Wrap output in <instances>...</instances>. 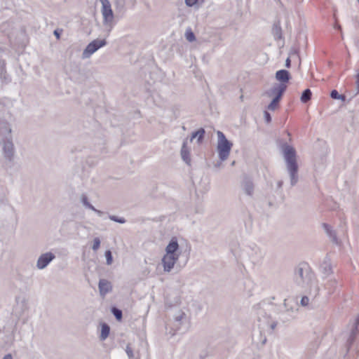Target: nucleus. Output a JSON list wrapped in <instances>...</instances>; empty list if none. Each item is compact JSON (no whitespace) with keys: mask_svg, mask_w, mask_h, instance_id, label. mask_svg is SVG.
Instances as JSON below:
<instances>
[{"mask_svg":"<svg viewBox=\"0 0 359 359\" xmlns=\"http://www.w3.org/2000/svg\"><path fill=\"white\" fill-rule=\"evenodd\" d=\"M281 150L289 174L290 185L293 187L299 180L297 153L294 148L287 143L282 144Z\"/></svg>","mask_w":359,"mask_h":359,"instance_id":"nucleus-1","label":"nucleus"},{"mask_svg":"<svg viewBox=\"0 0 359 359\" xmlns=\"http://www.w3.org/2000/svg\"><path fill=\"white\" fill-rule=\"evenodd\" d=\"M315 280V275L306 262L299 263L294 269L293 281L302 288L311 287Z\"/></svg>","mask_w":359,"mask_h":359,"instance_id":"nucleus-2","label":"nucleus"},{"mask_svg":"<svg viewBox=\"0 0 359 359\" xmlns=\"http://www.w3.org/2000/svg\"><path fill=\"white\" fill-rule=\"evenodd\" d=\"M217 135V151L218 153V157L221 161H226L230 154L233 144L227 140L224 134L218 130Z\"/></svg>","mask_w":359,"mask_h":359,"instance_id":"nucleus-3","label":"nucleus"},{"mask_svg":"<svg viewBox=\"0 0 359 359\" xmlns=\"http://www.w3.org/2000/svg\"><path fill=\"white\" fill-rule=\"evenodd\" d=\"M3 156L6 165L9 168H13L15 165V148L12 139L4 141Z\"/></svg>","mask_w":359,"mask_h":359,"instance_id":"nucleus-4","label":"nucleus"},{"mask_svg":"<svg viewBox=\"0 0 359 359\" xmlns=\"http://www.w3.org/2000/svg\"><path fill=\"white\" fill-rule=\"evenodd\" d=\"M102 4V14L103 17V23L105 26L109 27V30L113 27L114 13L109 0H100Z\"/></svg>","mask_w":359,"mask_h":359,"instance_id":"nucleus-5","label":"nucleus"},{"mask_svg":"<svg viewBox=\"0 0 359 359\" xmlns=\"http://www.w3.org/2000/svg\"><path fill=\"white\" fill-rule=\"evenodd\" d=\"M245 252L253 264L259 262L264 256L261 248L255 243L246 246Z\"/></svg>","mask_w":359,"mask_h":359,"instance_id":"nucleus-6","label":"nucleus"},{"mask_svg":"<svg viewBox=\"0 0 359 359\" xmlns=\"http://www.w3.org/2000/svg\"><path fill=\"white\" fill-rule=\"evenodd\" d=\"M257 306L259 307V305H257ZM257 320L259 322L258 327L259 329L264 330L267 327L271 330H273L277 325V322H271L270 316H267L266 312L260 308H259V311L257 312Z\"/></svg>","mask_w":359,"mask_h":359,"instance_id":"nucleus-7","label":"nucleus"},{"mask_svg":"<svg viewBox=\"0 0 359 359\" xmlns=\"http://www.w3.org/2000/svg\"><path fill=\"white\" fill-rule=\"evenodd\" d=\"M107 45V41L105 39L98 40L95 39L89 43L86 48L83 50L82 53V58H89L98 49Z\"/></svg>","mask_w":359,"mask_h":359,"instance_id":"nucleus-8","label":"nucleus"},{"mask_svg":"<svg viewBox=\"0 0 359 359\" xmlns=\"http://www.w3.org/2000/svg\"><path fill=\"white\" fill-rule=\"evenodd\" d=\"M55 258V254L51 252H48L41 254L36 262V267L39 270L44 269L48 264Z\"/></svg>","mask_w":359,"mask_h":359,"instance_id":"nucleus-9","label":"nucleus"},{"mask_svg":"<svg viewBox=\"0 0 359 359\" xmlns=\"http://www.w3.org/2000/svg\"><path fill=\"white\" fill-rule=\"evenodd\" d=\"M179 257L177 255L166 253L162 258V264L164 271L170 272L177 262Z\"/></svg>","mask_w":359,"mask_h":359,"instance_id":"nucleus-10","label":"nucleus"},{"mask_svg":"<svg viewBox=\"0 0 359 359\" xmlns=\"http://www.w3.org/2000/svg\"><path fill=\"white\" fill-rule=\"evenodd\" d=\"M286 89L287 85H284L283 83H275L269 90L266 92V94L269 97L279 96V99H281Z\"/></svg>","mask_w":359,"mask_h":359,"instance_id":"nucleus-11","label":"nucleus"},{"mask_svg":"<svg viewBox=\"0 0 359 359\" xmlns=\"http://www.w3.org/2000/svg\"><path fill=\"white\" fill-rule=\"evenodd\" d=\"M165 252L174 255H177V257H180L182 252L180 250L177 237L173 236L171 238L165 248Z\"/></svg>","mask_w":359,"mask_h":359,"instance_id":"nucleus-12","label":"nucleus"},{"mask_svg":"<svg viewBox=\"0 0 359 359\" xmlns=\"http://www.w3.org/2000/svg\"><path fill=\"white\" fill-rule=\"evenodd\" d=\"M358 326H359V316H358L355 318L354 323H353L349 337L346 341V346L348 350H349V348H351L352 344L354 343L355 337L357 336V334L359 332Z\"/></svg>","mask_w":359,"mask_h":359,"instance_id":"nucleus-13","label":"nucleus"},{"mask_svg":"<svg viewBox=\"0 0 359 359\" xmlns=\"http://www.w3.org/2000/svg\"><path fill=\"white\" fill-rule=\"evenodd\" d=\"M320 271L325 278H329V276L332 274V267L330 258L328 255L325 257L323 262L320 264Z\"/></svg>","mask_w":359,"mask_h":359,"instance_id":"nucleus-14","label":"nucleus"},{"mask_svg":"<svg viewBox=\"0 0 359 359\" xmlns=\"http://www.w3.org/2000/svg\"><path fill=\"white\" fill-rule=\"evenodd\" d=\"M186 313L182 311H179L178 313L176 314L174 317L173 327H172V330H175V331L173 332L171 331L170 332L172 335H175V332L180 329L181 325L186 320Z\"/></svg>","mask_w":359,"mask_h":359,"instance_id":"nucleus-15","label":"nucleus"},{"mask_svg":"<svg viewBox=\"0 0 359 359\" xmlns=\"http://www.w3.org/2000/svg\"><path fill=\"white\" fill-rule=\"evenodd\" d=\"M98 288L100 295L104 297L107 293L111 292L112 285L107 279L102 278L99 280Z\"/></svg>","mask_w":359,"mask_h":359,"instance_id":"nucleus-16","label":"nucleus"},{"mask_svg":"<svg viewBox=\"0 0 359 359\" xmlns=\"http://www.w3.org/2000/svg\"><path fill=\"white\" fill-rule=\"evenodd\" d=\"M11 128L10 124L6 121H1L0 122V137H2V140H7L8 139H11Z\"/></svg>","mask_w":359,"mask_h":359,"instance_id":"nucleus-17","label":"nucleus"},{"mask_svg":"<svg viewBox=\"0 0 359 359\" xmlns=\"http://www.w3.org/2000/svg\"><path fill=\"white\" fill-rule=\"evenodd\" d=\"M276 79L278 81L279 83L287 85L291 79L290 72L286 69H280L276 72Z\"/></svg>","mask_w":359,"mask_h":359,"instance_id":"nucleus-18","label":"nucleus"},{"mask_svg":"<svg viewBox=\"0 0 359 359\" xmlns=\"http://www.w3.org/2000/svg\"><path fill=\"white\" fill-rule=\"evenodd\" d=\"M182 159L187 164H191L190 151L187 147V142L184 140L182 143V146L180 151Z\"/></svg>","mask_w":359,"mask_h":359,"instance_id":"nucleus-19","label":"nucleus"},{"mask_svg":"<svg viewBox=\"0 0 359 359\" xmlns=\"http://www.w3.org/2000/svg\"><path fill=\"white\" fill-rule=\"evenodd\" d=\"M135 222H142V223H149V222H161V223H168L170 222V219L165 216H159L153 218H142L141 219H138Z\"/></svg>","mask_w":359,"mask_h":359,"instance_id":"nucleus-20","label":"nucleus"},{"mask_svg":"<svg viewBox=\"0 0 359 359\" xmlns=\"http://www.w3.org/2000/svg\"><path fill=\"white\" fill-rule=\"evenodd\" d=\"M334 226H323L325 233L331 239L332 242L336 245L341 243L339 240L335 230L333 229Z\"/></svg>","mask_w":359,"mask_h":359,"instance_id":"nucleus-21","label":"nucleus"},{"mask_svg":"<svg viewBox=\"0 0 359 359\" xmlns=\"http://www.w3.org/2000/svg\"><path fill=\"white\" fill-rule=\"evenodd\" d=\"M100 328L99 338L100 341H104L110 334V326L106 323H101Z\"/></svg>","mask_w":359,"mask_h":359,"instance_id":"nucleus-22","label":"nucleus"},{"mask_svg":"<svg viewBox=\"0 0 359 359\" xmlns=\"http://www.w3.org/2000/svg\"><path fill=\"white\" fill-rule=\"evenodd\" d=\"M325 289L327 290L328 294H333L338 287L337 281L335 278L329 279L325 285Z\"/></svg>","mask_w":359,"mask_h":359,"instance_id":"nucleus-23","label":"nucleus"},{"mask_svg":"<svg viewBox=\"0 0 359 359\" xmlns=\"http://www.w3.org/2000/svg\"><path fill=\"white\" fill-rule=\"evenodd\" d=\"M243 189L248 196H252L254 191V185L251 180L246 179L243 183Z\"/></svg>","mask_w":359,"mask_h":359,"instance_id":"nucleus-24","label":"nucleus"},{"mask_svg":"<svg viewBox=\"0 0 359 359\" xmlns=\"http://www.w3.org/2000/svg\"><path fill=\"white\" fill-rule=\"evenodd\" d=\"M80 203L86 210H95V207L90 203L89 198L86 194H81L79 197Z\"/></svg>","mask_w":359,"mask_h":359,"instance_id":"nucleus-25","label":"nucleus"},{"mask_svg":"<svg viewBox=\"0 0 359 359\" xmlns=\"http://www.w3.org/2000/svg\"><path fill=\"white\" fill-rule=\"evenodd\" d=\"M205 131L203 128H199L198 130L192 133L190 142H192L194 139L197 138L198 142H202L204 138Z\"/></svg>","mask_w":359,"mask_h":359,"instance_id":"nucleus-26","label":"nucleus"},{"mask_svg":"<svg viewBox=\"0 0 359 359\" xmlns=\"http://www.w3.org/2000/svg\"><path fill=\"white\" fill-rule=\"evenodd\" d=\"M295 318V315L290 314L285 311H282L280 313L279 319L283 323H288Z\"/></svg>","mask_w":359,"mask_h":359,"instance_id":"nucleus-27","label":"nucleus"},{"mask_svg":"<svg viewBox=\"0 0 359 359\" xmlns=\"http://www.w3.org/2000/svg\"><path fill=\"white\" fill-rule=\"evenodd\" d=\"M111 313L115 317L116 320L121 322L123 319L122 310L115 306H112L110 309Z\"/></svg>","mask_w":359,"mask_h":359,"instance_id":"nucleus-28","label":"nucleus"},{"mask_svg":"<svg viewBox=\"0 0 359 359\" xmlns=\"http://www.w3.org/2000/svg\"><path fill=\"white\" fill-rule=\"evenodd\" d=\"M312 97V92L309 88L305 89L300 97V100L302 103L305 104L311 100Z\"/></svg>","mask_w":359,"mask_h":359,"instance_id":"nucleus-29","label":"nucleus"},{"mask_svg":"<svg viewBox=\"0 0 359 359\" xmlns=\"http://www.w3.org/2000/svg\"><path fill=\"white\" fill-rule=\"evenodd\" d=\"M283 306H284V309H285L284 311H285L286 312H288L290 314L295 315L297 313V312L298 311L297 305H296L295 307L290 306L287 299L284 300Z\"/></svg>","mask_w":359,"mask_h":359,"instance_id":"nucleus-30","label":"nucleus"},{"mask_svg":"<svg viewBox=\"0 0 359 359\" xmlns=\"http://www.w3.org/2000/svg\"><path fill=\"white\" fill-rule=\"evenodd\" d=\"M14 341V334L13 332L12 333L6 334L4 337V342L1 345L2 347L6 348L11 346Z\"/></svg>","mask_w":359,"mask_h":359,"instance_id":"nucleus-31","label":"nucleus"},{"mask_svg":"<svg viewBox=\"0 0 359 359\" xmlns=\"http://www.w3.org/2000/svg\"><path fill=\"white\" fill-rule=\"evenodd\" d=\"M109 219L116 223L119 224H124L126 222H128V220H126L123 217L120 215H108Z\"/></svg>","mask_w":359,"mask_h":359,"instance_id":"nucleus-32","label":"nucleus"},{"mask_svg":"<svg viewBox=\"0 0 359 359\" xmlns=\"http://www.w3.org/2000/svg\"><path fill=\"white\" fill-rule=\"evenodd\" d=\"M280 100L281 99H279V96L274 97L271 102L267 106V109L271 111H274L276 109L278 108Z\"/></svg>","mask_w":359,"mask_h":359,"instance_id":"nucleus-33","label":"nucleus"},{"mask_svg":"<svg viewBox=\"0 0 359 359\" xmlns=\"http://www.w3.org/2000/svg\"><path fill=\"white\" fill-rule=\"evenodd\" d=\"M330 97L334 100H340L343 102L346 100V96L340 95L337 90H332L330 93Z\"/></svg>","mask_w":359,"mask_h":359,"instance_id":"nucleus-34","label":"nucleus"},{"mask_svg":"<svg viewBox=\"0 0 359 359\" xmlns=\"http://www.w3.org/2000/svg\"><path fill=\"white\" fill-rule=\"evenodd\" d=\"M185 38L189 42L196 41V36L191 28H188L185 32Z\"/></svg>","mask_w":359,"mask_h":359,"instance_id":"nucleus-35","label":"nucleus"},{"mask_svg":"<svg viewBox=\"0 0 359 359\" xmlns=\"http://www.w3.org/2000/svg\"><path fill=\"white\" fill-rule=\"evenodd\" d=\"M0 80L3 82V83H8L11 79L8 76V75L7 74L6 72L4 69H1L0 71Z\"/></svg>","mask_w":359,"mask_h":359,"instance_id":"nucleus-36","label":"nucleus"},{"mask_svg":"<svg viewBox=\"0 0 359 359\" xmlns=\"http://www.w3.org/2000/svg\"><path fill=\"white\" fill-rule=\"evenodd\" d=\"M104 257L106 258V263L107 265H111L113 262V256L111 250H107L104 252Z\"/></svg>","mask_w":359,"mask_h":359,"instance_id":"nucleus-37","label":"nucleus"},{"mask_svg":"<svg viewBox=\"0 0 359 359\" xmlns=\"http://www.w3.org/2000/svg\"><path fill=\"white\" fill-rule=\"evenodd\" d=\"M100 240L98 237H96L93 239V243L92 245V249L93 251H97L100 247Z\"/></svg>","mask_w":359,"mask_h":359,"instance_id":"nucleus-38","label":"nucleus"},{"mask_svg":"<svg viewBox=\"0 0 359 359\" xmlns=\"http://www.w3.org/2000/svg\"><path fill=\"white\" fill-rule=\"evenodd\" d=\"M116 9L118 10L119 12L123 11L124 6H125L124 0H116Z\"/></svg>","mask_w":359,"mask_h":359,"instance_id":"nucleus-39","label":"nucleus"},{"mask_svg":"<svg viewBox=\"0 0 359 359\" xmlns=\"http://www.w3.org/2000/svg\"><path fill=\"white\" fill-rule=\"evenodd\" d=\"M126 352L127 353V355L128 356V358L130 359L131 358H134V353H133V348H131L130 346V344H128L127 346H126Z\"/></svg>","mask_w":359,"mask_h":359,"instance_id":"nucleus-40","label":"nucleus"},{"mask_svg":"<svg viewBox=\"0 0 359 359\" xmlns=\"http://www.w3.org/2000/svg\"><path fill=\"white\" fill-rule=\"evenodd\" d=\"M231 251L233 253V255L237 257H241V255L240 254L238 248H236V246H233V245H231Z\"/></svg>","mask_w":359,"mask_h":359,"instance_id":"nucleus-41","label":"nucleus"},{"mask_svg":"<svg viewBox=\"0 0 359 359\" xmlns=\"http://www.w3.org/2000/svg\"><path fill=\"white\" fill-rule=\"evenodd\" d=\"M185 4L188 7H194L198 3V0H184Z\"/></svg>","mask_w":359,"mask_h":359,"instance_id":"nucleus-42","label":"nucleus"},{"mask_svg":"<svg viewBox=\"0 0 359 359\" xmlns=\"http://www.w3.org/2000/svg\"><path fill=\"white\" fill-rule=\"evenodd\" d=\"M93 212H95L99 217H103L104 219L106 218V217H108V214L105 213L101 210H99L95 208V210H92Z\"/></svg>","mask_w":359,"mask_h":359,"instance_id":"nucleus-43","label":"nucleus"},{"mask_svg":"<svg viewBox=\"0 0 359 359\" xmlns=\"http://www.w3.org/2000/svg\"><path fill=\"white\" fill-rule=\"evenodd\" d=\"M309 299L307 296H303L300 300V304L302 306H306L309 304Z\"/></svg>","mask_w":359,"mask_h":359,"instance_id":"nucleus-44","label":"nucleus"},{"mask_svg":"<svg viewBox=\"0 0 359 359\" xmlns=\"http://www.w3.org/2000/svg\"><path fill=\"white\" fill-rule=\"evenodd\" d=\"M264 120L266 123H269L271 121V116L270 113L268 112L267 111H264Z\"/></svg>","mask_w":359,"mask_h":359,"instance_id":"nucleus-45","label":"nucleus"},{"mask_svg":"<svg viewBox=\"0 0 359 359\" xmlns=\"http://www.w3.org/2000/svg\"><path fill=\"white\" fill-rule=\"evenodd\" d=\"M21 306H22V311L21 313L19 314V317L22 315V313L28 309L27 307V304L25 302V300H23L21 303Z\"/></svg>","mask_w":359,"mask_h":359,"instance_id":"nucleus-46","label":"nucleus"},{"mask_svg":"<svg viewBox=\"0 0 359 359\" xmlns=\"http://www.w3.org/2000/svg\"><path fill=\"white\" fill-rule=\"evenodd\" d=\"M208 351L204 350V351H201V353L199 355V357L201 359H205L206 357H208Z\"/></svg>","mask_w":359,"mask_h":359,"instance_id":"nucleus-47","label":"nucleus"},{"mask_svg":"<svg viewBox=\"0 0 359 359\" xmlns=\"http://www.w3.org/2000/svg\"><path fill=\"white\" fill-rule=\"evenodd\" d=\"M356 88L358 90V93H359V70L356 75Z\"/></svg>","mask_w":359,"mask_h":359,"instance_id":"nucleus-48","label":"nucleus"},{"mask_svg":"<svg viewBox=\"0 0 359 359\" xmlns=\"http://www.w3.org/2000/svg\"><path fill=\"white\" fill-rule=\"evenodd\" d=\"M285 65L287 68L290 67V66H291V61H290V59L289 57H287L286 59Z\"/></svg>","mask_w":359,"mask_h":359,"instance_id":"nucleus-49","label":"nucleus"},{"mask_svg":"<svg viewBox=\"0 0 359 359\" xmlns=\"http://www.w3.org/2000/svg\"><path fill=\"white\" fill-rule=\"evenodd\" d=\"M3 359H13V356L11 353H8L4 356Z\"/></svg>","mask_w":359,"mask_h":359,"instance_id":"nucleus-50","label":"nucleus"},{"mask_svg":"<svg viewBox=\"0 0 359 359\" xmlns=\"http://www.w3.org/2000/svg\"><path fill=\"white\" fill-rule=\"evenodd\" d=\"M54 35L56 36L57 39L60 38V34L57 29L54 31Z\"/></svg>","mask_w":359,"mask_h":359,"instance_id":"nucleus-51","label":"nucleus"},{"mask_svg":"<svg viewBox=\"0 0 359 359\" xmlns=\"http://www.w3.org/2000/svg\"><path fill=\"white\" fill-rule=\"evenodd\" d=\"M283 181H278V183H277L278 188V189L281 188L282 186H283Z\"/></svg>","mask_w":359,"mask_h":359,"instance_id":"nucleus-52","label":"nucleus"},{"mask_svg":"<svg viewBox=\"0 0 359 359\" xmlns=\"http://www.w3.org/2000/svg\"><path fill=\"white\" fill-rule=\"evenodd\" d=\"M335 28H336V29H339V30H341V26H340L339 25H336Z\"/></svg>","mask_w":359,"mask_h":359,"instance_id":"nucleus-53","label":"nucleus"},{"mask_svg":"<svg viewBox=\"0 0 359 359\" xmlns=\"http://www.w3.org/2000/svg\"><path fill=\"white\" fill-rule=\"evenodd\" d=\"M266 341V338L265 337L264 340L262 341V344H264Z\"/></svg>","mask_w":359,"mask_h":359,"instance_id":"nucleus-54","label":"nucleus"}]
</instances>
